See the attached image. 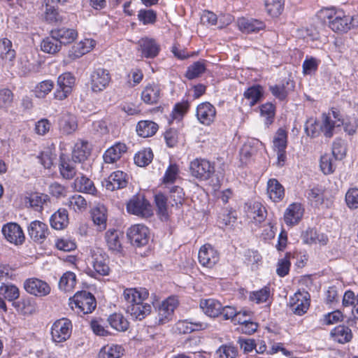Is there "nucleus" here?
<instances>
[{"label":"nucleus","mask_w":358,"mask_h":358,"mask_svg":"<svg viewBox=\"0 0 358 358\" xmlns=\"http://www.w3.org/2000/svg\"><path fill=\"white\" fill-rule=\"evenodd\" d=\"M148 294V291L145 288H129L124 291L123 297L128 303L127 313L133 320L141 321L151 313V305L143 303Z\"/></svg>","instance_id":"f257e3e1"},{"label":"nucleus","mask_w":358,"mask_h":358,"mask_svg":"<svg viewBox=\"0 0 358 358\" xmlns=\"http://www.w3.org/2000/svg\"><path fill=\"white\" fill-rule=\"evenodd\" d=\"M72 308L78 309L79 313L88 314L92 313L96 306L94 296L89 292H76L70 302Z\"/></svg>","instance_id":"f03ea898"},{"label":"nucleus","mask_w":358,"mask_h":358,"mask_svg":"<svg viewBox=\"0 0 358 358\" xmlns=\"http://www.w3.org/2000/svg\"><path fill=\"white\" fill-rule=\"evenodd\" d=\"M72 329L70 320L63 317L56 320L50 329L52 341L55 343L65 342L71 337Z\"/></svg>","instance_id":"7ed1b4c3"},{"label":"nucleus","mask_w":358,"mask_h":358,"mask_svg":"<svg viewBox=\"0 0 358 358\" xmlns=\"http://www.w3.org/2000/svg\"><path fill=\"white\" fill-rule=\"evenodd\" d=\"M127 212L141 217H149L152 215V209L150 202L143 195L137 194L127 203Z\"/></svg>","instance_id":"20e7f679"},{"label":"nucleus","mask_w":358,"mask_h":358,"mask_svg":"<svg viewBox=\"0 0 358 358\" xmlns=\"http://www.w3.org/2000/svg\"><path fill=\"white\" fill-rule=\"evenodd\" d=\"M214 171V166L208 160L204 159L197 158L190 162V174L199 180H208Z\"/></svg>","instance_id":"39448f33"},{"label":"nucleus","mask_w":358,"mask_h":358,"mask_svg":"<svg viewBox=\"0 0 358 358\" xmlns=\"http://www.w3.org/2000/svg\"><path fill=\"white\" fill-rule=\"evenodd\" d=\"M178 305V300L176 296H170L163 301L157 308V317L155 324L162 325L171 320L174 310Z\"/></svg>","instance_id":"423d86ee"},{"label":"nucleus","mask_w":358,"mask_h":358,"mask_svg":"<svg viewBox=\"0 0 358 358\" xmlns=\"http://www.w3.org/2000/svg\"><path fill=\"white\" fill-rule=\"evenodd\" d=\"M110 80L109 71L105 69L98 68L94 69L90 75V88L94 92H101L108 86Z\"/></svg>","instance_id":"0eeeda50"},{"label":"nucleus","mask_w":358,"mask_h":358,"mask_svg":"<svg viewBox=\"0 0 358 358\" xmlns=\"http://www.w3.org/2000/svg\"><path fill=\"white\" fill-rule=\"evenodd\" d=\"M75 81V77L69 72L60 75L57 78V87L54 93L55 98L58 100L67 98L72 92Z\"/></svg>","instance_id":"6e6552de"},{"label":"nucleus","mask_w":358,"mask_h":358,"mask_svg":"<svg viewBox=\"0 0 358 358\" xmlns=\"http://www.w3.org/2000/svg\"><path fill=\"white\" fill-rule=\"evenodd\" d=\"M127 234L131 244L137 247L145 245L150 239L148 228L141 224L131 226L129 228Z\"/></svg>","instance_id":"1a4fd4ad"},{"label":"nucleus","mask_w":358,"mask_h":358,"mask_svg":"<svg viewBox=\"0 0 358 358\" xmlns=\"http://www.w3.org/2000/svg\"><path fill=\"white\" fill-rule=\"evenodd\" d=\"M198 258L199 263L206 268H213L220 260V254L211 245L201 247Z\"/></svg>","instance_id":"9d476101"},{"label":"nucleus","mask_w":358,"mask_h":358,"mask_svg":"<svg viewBox=\"0 0 358 358\" xmlns=\"http://www.w3.org/2000/svg\"><path fill=\"white\" fill-rule=\"evenodd\" d=\"M24 288L29 294L40 297L48 295L51 291L50 285L45 281L36 278L26 280Z\"/></svg>","instance_id":"9b49d317"},{"label":"nucleus","mask_w":358,"mask_h":358,"mask_svg":"<svg viewBox=\"0 0 358 358\" xmlns=\"http://www.w3.org/2000/svg\"><path fill=\"white\" fill-rule=\"evenodd\" d=\"M128 182V175L122 171H116L105 179L102 182V185L106 189L113 192L126 187Z\"/></svg>","instance_id":"f8f14e48"},{"label":"nucleus","mask_w":358,"mask_h":358,"mask_svg":"<svg viewBox=\"0 0 358 358\" xmlns=\"http://www.w3.org/2000/svg\"><path fill=\"white\" fill-rule=\"evenodd\" d=\"M2 233L5 238L15 245H20L24 241V232L19 224L9 222L2 227Z\"/></svg>","instance_id":"ddd939ff"},{"label":"nucleus","mask_w":358,"mask_h":358,"mask_svg":"<svg viewBox=\"0 0 358 358\" xmlns=\"http://www.w3.org/2000/svg\"><path fill=\"white\" fill-rule=\"evenodd\" d=\"M92 264L94 272L100 275H108L110 272L107 255L100 249L92 252Z\"/></svg>","instance_id":"4468645a"},{"label":"nucleus","mask_w":358,"mask_h":358,"mask_svg":"<svg viewBox=\"0 0 358 358\" xmlns=\"http://www.w3.org/2000/svg\"><path fill=\"white\" fill-rule=\"evenodd\" d=\"M291 310L297 315L306 313L309 308V294L308 292H298L290 298Z\"/></svg>","instance_id":"2eb2a0df"},{"label":"nucleus","mask_w":358,"mask_h":358,"mask_svg":"<svg viewBox=\"0 0 358 358\" xmlns=\"http://www.w3.org/2000/svg\"><path fill=\"white\" fill-rule=\"evenodd\" d=\"M196 115L200 123L208 126L215 119L216 109L209 102H203L198 105Z\"/></svg>","instance_id":"dca6fc26"},{"label":"nucleus","mask_w":358,"mask_h":358,"mask_svg":"<svg viewBox=\"0 0 358 358\" xmlns=\"http://www.w3.org/2000/svg\"><path fill=\"white\" fill-rule=\"evenodd\" d=\"M27 231L30 238L39 243H43L49 234L48 225L38 220L31 222L27 227Z\"/></svg>","instance_id":"f3484780"},{"label":"nucleus","mask_w":358,"mask_h":358,"mask_svg":"<svg viewBox=\"0 0 358 358\" xmlns=\"http://www.w3.org/2000/svg\"><path fill=\"white\" fill-rule=\"evenodd\" d=\"M138 50L147 58L157 57L160 50L159 45L153 38L145 37L138 41Z\"/></svg>","instance_id":"a211bd4d"},{"label":"nucleus","mask_w":358,"mask_h":358,"mask_svg":"<svg viewBox=\"0 0 358 358\" xmlns=\"http://www.w3.org/2000/svg\"><path fill=\"white\" fill-rule=\"evenodd\" d=\"M161 88L155 83L148 84L141 92V100L146 104H157L161 98Z\"/></svg>","instance_id":"6ab92c4d"},{"label":"nucleus","mask_w":358,"mask_h":358,"mask_svg":"<svg viewBox=\"0 0 358 358\" xmlns=\"http://www.w3.org/2000/svg\"><path fill=\"white\" fill-rule=\"evenodd\" d=\"M330 19L329 24V27L336 32H347L350 30L348 26V15L340 10L334 13V16L331 15H328Z\"/></svg>","instance_id":"aec40b11"},{"label":"nucleus","mask_w":358,"mask_h":358,"mask_svg":"<svg viewBox=\"0 0 358 358\" xmlns=\"http://www.w3.org/2000/svg\"><path fill=\"white\" fill-rule=\"evenodd\" d=\"M78 128L76 117L68 112L62 113L59 118V129L63 134H71Z\"/></svg>","instance_id":"412c9836"},{"label":"nucleus","mask_w":358,"mask_h":358,"mask_svg":"<svg viewBox=\"0 0 358 358\" xmlns=\"http://www.w3.org/2000/svg\"><path fill=\"white\" fill-rule=\"evenodd\" d=\"M304 209L301 203H293L286 209L284 214V220L286 224L293 226L297 224L303 215Z\"/></svg>","instance_id":"4be33fe9"},{"label":"nucleus","mask_w":358,"mask_h":358,"mask_svg":"<svg viewBox=\"0 0 358 358\" xmlns=\"http://www.w3.org/2000/svg\"><path fill=\"white\" fill-rule=\"evenodd\" d=\"M237 24L239 29L245 33L257 32L265 28L264 22L253 18H239Z\"/></svg>","instance_id":"5701e85b"},{"label":"nucleus","mask_w":358,"mask_h":358,"mask_svg":"<svg viewBox=\"0 0 358 358\" xmlns=\"http://www.w3.org/2000/svg\"><path fill=\"white\" fill-rule=\"evenodd\" d=\"M127 152V145L122 143H117L106 150L103 160L107 164H112L120 159Z\"/></svg>","instance_id":"b1692460"},{"label":"nucleus","mask_w":358,"mask_h":358,"mask_svg":"<svg viewBox=\"0 0 358 358\" xmlns=\"http://www.w3.org/2000/svg\"><path fill=\"white\" fill-rule=\"evenodd\" d=\"M51 34H53L59 41L61 45L71 43L78 36V32L76 29L66 27L52 30Z\"/></svg>","instance_id":"393cba45"},{"label":"nucleus","mask_w":358,"mask_h":358,"mask_svg":"<svg viewBox=\"0 0 358 358\" xmlns=\"http://www.w3.org/2000/svg\"><path fill=\"white\" fill-rule=\"evenodd\" d=\"M199 305L203 313L211 317L219 316L222 308V304L214 299H201Z\"/></svg>","instance_id":"a878e982"},{"label":"nucleus","mask_w":358,"mask_h":358,"mask_svg":"<svg viewBox=\"0 0 358 358\" xmlns=\"http://www.w3.org/2000/svg\"><path fill=\"white\" fill-rule=\"evenodd\" d=\"M12 305L17 312L24 315H31L36 310V303L28 296H23L20 299L16 300Z\"/></svg>","instance_id":"bb28decb"},{"label":"nucleus","mask_w":358,"mask_h":358,"mask_svg":"<svg viewBox=\"0 0 358 358\" xmlns=\"http://www.w3.org/2000/svg\"><path fill=\"white\" fill-rule=\"evenodd\" d=\"M76 161L66 159L60 157L59 172L62 176L66 179H73L77 173Z\"/></svg>","instance_id":"cd10ccee"},{"label":"nucleus","mask_w":358,"mask_h":358,"mask_svg":"<svg viewBox=\"0 0 358 358\" xmlns=\"http://www.w3.org/2000/svg\"><path fill=\"white\" fill-rule=\"evenodd\" d=\"M267 194L272 201L278 202L284 196V187L276 179H270L267 183Z\"/></svg>","instance_id":"c85d7f7f"},{"label":"nucleus","mask_w":358,"mask_h":358,"mask_svg":"<svg viewBox=\"0 0 358 358\" xmlns=\"http://www.w3.org/2000/svg\"><path fill=\"white\" fill-rule=\"evenodd\" d=\"M264 95V89L261 85H256L248 88L244 94V98L250 106H253L260 101Z\"/></svg>","instance_id":"c756f323"},{"label":"nucleus","mask_w":358,"mask_h":358,"mask_svg":"<svg viewBox=\"0 0 358 358\" xmlns=\"http://www.w3.org/2000/svg\"><path fill=\"white\" fill-rule=\"evenodd\" d=\"M158 130V125L150 120L139 121L136 126V132L141 137L152 136Z\"/></svg>","instance_id":"7c9ffc66"},{"label":"nucleus","mask_w":358,"mask_h":358,"mask_svg":"<svg viewBox=\"0 0 358 358\" xmlns=\"http://www.w3.org/2000/svg\"><path fill=\"white\" fill-rule=\"evenodd\" d=\"M74 187L76 191L94 195L96 193V189L94 182L82 175L78 177L74 181Z\"/></svg>","instance_id":"2f4dec72"},{"label":"nucleus","mask_w":358,"mask_h":358,"mask_svg":"<svg viewBox=\"0 0 358 358\" xmlns=\"http://www.w3.org/2000/svg\"><path fill=\"white\" fill-rule=\"evenodd\" d=\"M90 150L87 141H78L74 145L72 152V159L80 163L85 160L90 155Z\"/></svg>","instance_id":"473e14b6"},{"label":"nucleus","mask_w":358,"mask_h":358,"mask_svg":"<svg viewBox=\"0 0 358 358\" xmlns=\"http://www.w3.org/2000/svg\"><path fill=\"white\" fill-rule=\"evenodd\" d=\"M96 45V41L91 38H85L72 47V54L74 58H79L90 52Z\"/></svg>","instance_id":"72a5a7b5"},{"label":"nucleus","mask_w":358,"mask_h":358,"mask_svg":"<svg viewBox=\"0 0 358 358\" xmlns=\"http://www.w3.org/2000/svg\"><path fill=\"white\" fill-rule=\"evenodd\" d=\"M247 215L250 219L254 220L256 222H262L266 217V210L259 202H254L248 207Z\"/></svg>","instance_id":"f704fd0d"},{"label":"nucleus","mask_w":358,"mask_h":358,"mask_svg":"<svg viewBox=\"0 0 358 358\" xmlns=\"http://www.w3.org/2000/svg\"><path fill=\"white\" fill-rule=\"evenodd\" d=\"M106 211L104 206H98L92 211L93 222L97 226L99 231H103L106 228Z\"/></svg>","instance_id":"c9c22d12"},{"label":"nucleus","mask_w":358,"mask_h":358,"mask_svg":"<svg viewBox=\"0 0 358 358\" xmlns=\"http://www.w3.org/2000/svg\"><path fill=\"white\" fill-rule=\"evenodd\" d=\"M69 223L68 213L66 209H59L50 217V224L55 229H62Z\"/></svg>","instance_id":"e433bc0d"},{"label":"nucleus","mask_w":358,"mask_h":358,"mask_svg":"<svg viewBox=\"0 0 358 358\" xmlns=\"http://www.w3.org/2000/svg\"><path fill=\"white\" fill-rule=\"evenodd\" d=\"M69 209L75 212H84L87 208V202L85 199L79 194H75L68 198L64 203Z\"/></svg>","instance_id":"4c0bfd02"},{"label":"nucleus","mask_w":358,"mask_h":358,"mask_svg":"<svg viewBox=\"0 0 358 358\" xmlns=\"http://www.w3.org/2000/svg\"><path fill=\"white\" fill-rule=\"evenodd\" d=\"M0 294L3 296L4 299L11 301L13 303L18 299L20 296V290L15 285L2 282L0 286Z\"/></svg>","instance_id":"58836bf2"},{"label":"nucleus","mask_w":358,"mask_h":358,"mask_svg":"<svg viewBox=\"0 0 358 358\" xmlns=\"http://www.w3.org/2000/svg\"><path fill=\"white\" fill-rule=\"evenodd\" d=\"M122 234L115 229H109L106 231L105 238L108 248L110 250L120 252L122 249V244L120 237Z\"/></svg>","instance_id":"ea45409f"},{"label":"nucleus","mask_w":358,"mask_h":358,"mask_svg":"<svg viewBox=\"0 0 358 358\" xmlns=\"http://www.w3.org/2000/svg\"><path fill=\"white\" fill-rule=\"evenodd\" d=\"M293 88L292 82L287 81L286 86L285 84L271 85L269 90L276 99L283 101L287 98L289 92L292 91Z\"/></svg>","instance_id":"a19ab883"},{"label":"nucleus","mask_w":358,"mask_h":358,"mask_svg":"<svg viewBox=\"0 0 358 358\" xmlns=\"http://www.w3.org/2000/svg\"><path fill=\"white\" fill-rule=\"evenodd\" d=\"M76 284V275L71 271L64 273L60 278L59 288L65 292H71Z\"/></svg>","instance_id":"79ce46f5"},{"label":"nucleus","mask_w":358,"mask_h":358,"mask_svg":"<svg viewBox=\"0 0 358 358\" xmlns=\"http://www.w3.org/2000/svg\"><path fill=\"white\" fill-rule=\"evenodd\" d=\"M61 47L62 45L59 41L51 34L50 36L44 38L41 44V50L49 54H55L59 52Z\"/></svg>","instance_id":"37998d69"},{"label":"nucleus","mask_w":358,"mask_h":358,"mask_svg":"<svg viewBox=\"0 0 358 358\" xmlns=\"http://www.w3.org/2000/svg\"><path fill=\"white\" fill-rule=\"evenodd\" d=\"M124 349L118 345H107L99 352V358H120L123 355Z\"/></svg>","instance_id":"c03bdc74"},{"label":"nucleus","mask_w":358,"mask_h":358,"mask_svg":"<svg viewBox=\"0 0 358 358\" xmlns=\"http://www.w3.org/2000/svg\"><path fill=\"white\" fill-rule=\"evenodd\" d=\"M108 321L112 328L118 331H125L129 328V322L120 313H114L109 316Z\"/></svg>","instance_id":"a18cd8bd"},{"label":"nucleus","mask_w":358,"mask_h":358,"mask_svg":"<svg viewBox=\"0 0 358 358\" xmlns=\"http://www.w3.org/2000/svg\"><path fill=\"white\" fill-rule=\"evenodd\" d=\"M205 60H199L194 62L192 65L188 66L185 73V77L189 80H193L199 77L206 70Z\"/></svg>","instance_id":"49530a36"},{"label":"nucleus","mask_w":358,"mask_h":358,"mask_svg":"<svg viewBox=\"0 0 358 358\" xmlns=\"http://www.w3.org/2000/svg\"><path fill=\"white\" fill-rule=\"evenodd\" d=\"M259 141L256 140L248 141L245 143L240 150L241 160L245 163L254 156L257 151V145Z\"/></svg>","instance_id":"de8ad7c7"},{"label":"nucleus","mask_w":358,"mask_h":358,"mask_svg":"<svg viewBox=\"0 0 358 358\" xmlns=\"http://www.w3.org/2000/svg\"><path fill=\"white\" fill-rule=\"evenodd\" d=\"M155 201L157 207V213L162 220H167L169 217V204L167 197L162 193L156 194Z\"/></svg>","instance_id":"09e8293b"},{"label":"nucleus","mask_w":358,"mask_h":358,"mask_svg":"<svg viewBox=\"0 0 358 358\" xmlns=\"http://www.w3.org/2000/svg\"><path fill=\"white\" fill-rule=\"evenodd\" d=\"M331 335L335 341L341 343L348 342L352 338L351 330L348 327L341 325L335 327L331 331Z\"/></svg>","instance_id":"8fccbe9b"},{"label":"nucleus","mask_w":358,"mask_h":358,"mask_svg":"<svg viewBox=\"0 0 358 358\" xmlns=\"http://www.w3.org/2000/svg\"><path fill=\"white\" fill-rule=\"evenodd\" d=\"M0 57L5 61L11 62L15 57V51L12 48V42L8 38L0 41Z\"/></svg>","instance_id":"3c124183"},{"label":"nucleus","mask_w":358,"mask_h":358,"mask_svg":"<svg viewBox=\"0 0 358 358\" xmlns=\"http://www.w3.org/2000/svg\"><path fill=\"white\" fill-rule=\"evenodd\" d=\"M322 122L320 125V130L327 138H331L334 135V130L337 127V122L331 119L330 114L323 113L322 115Z\"/></svg>","instance_id":"603ef678"},{"label":"nucleus","mask_w":358,"mask_h":358,"mask_svg":"<svg viewBox=\"0 0 358 358\" xmlns=\"http://www.w3.org/2000/svg\"><path fill=\"white\" fill-rule=\"evenodd\" d=\"M45 19L50 23L62 22V19L57 10L52 5V0H45Z\"/></svg>","instance_id":"864d4df0"},{"label":"nucleus","mask_w":358,"mask_h":358,"mask_svg":"<svg viewBox=\"0 0 358 358\" xmlns=\"http://www.w3.org/2000/svg\"><path fill=\"white\" fill-rule=\"evenodd\" d=\"M153 159V153L150 148H145L138 152L134 156L135 164L141 167L148 165Z\"/></svg>","instance_id":"5fc2aeb1"},{"label":"nucleus","mask_w":358,"mask_h":358,"mask_svg":"<svg viewBox=\"0 0 358 358\" xmlns=\"http://www.w3.org/2000/svg\"><path fill=\"white\" fill-rule=\"evenodd\" d=\"M285 0H265L266 12L272 17L281 14L284 8Z\"/></svg>","instance_id":"6e6d98bb"},{"label":"nucleus","mask_w":358,"mask_h":358,"mask_svg":"<svg viewBox=\"0 0 358 358\" xmlns=\"http://www.w3.org/2000/svg\"><path fill=\"white\" fill-rule=\"evenodd\" d=\"M170 199L172 206L179 208L182 206L185 201V193L182 188L179 186H174L170 189Z\"/></svg>","instance_id":"4d7b16f0"},{"label":"nucleus","mask_w":358,"mask_h":358,"mask_svg":"<svg viewBox=\"0 0 358 358\" xmlns=\"http://www.w3.org/2000/svg\"><path fill=\"white\" fill-rule=\"evenodd\" d=\"M54 87V83L51 80H43L35 87L34 94L38 98H44Z\"/></svg>","instance_id":"13d9d810"},{"label":"nucleus","mask_w":358,"mask_h":358,"mask_svg":"<svg viewBox=\"0 0 358 358\" xmlns=\"http://www.w3.org/2000/svg\"><path fill=\"white\" fill-rule=\"evenodd\" d=\"M49 202V196L47 194L36 193L31 195L29 203L31 207L36 210H41L44 206Z\"/></svg>","instance_id":"bf43d9fd"},{"label":"nucleus","mask_w":358,"mask_h":358,"mask_svg":"<svg viewBox=\"0 0 358 358\" xmlns=\"http://www.w3.org/2000/svg\"><path fill=\"white\" fill-rule=\"evenodd\" d=\"M273 147L275 150H285L287 144V133L283 129H279L273 138Z\"/></svg>","instance_id":"052dcab7"},{"label":"nucleus","mask_w":358,"mask_h":358,"mask_svg":"<svg viewBox=\"0 0 358 358\" xmlns=\"http://www.w3.org/2000/svg\"><path fill=\"white\" fill-rule=\"evenodd\" d=\"M179 178V168L176 164H171L167 168L163 177L164 184L174 183Z\"/></svg>","instance_id":"680f3d73"},{"label":"nucleus","mask_w":358,"mask_h":358,"mask_svg":"<svg viewBox=\"0 0 358 358\" xmlns=\"http://www.w3.org/2000/svg\"><path fill=\"white\" fill-rule=\"evenodd\" d=\"M347 148L345 141L337 138L332 146V154L336 159L341 160L346 155Z\"/></svg>","instance_id":"e2e57ef3"},{"label":"nucleus","mask_w":358,"mask_h":358,"mask_svg":"<svg viewBox=\"0 0 358 358\" xmlns=\"http://www.w3.org/2000/svg\"><path fill=\"white\" fill-rule=\"evenodd\" d=\"M271 292L268 287L251 292L250 294V300L255 301L256 303H262L266 302L270 297Z\"/></svg>","instance_id":"0e129e2a"},{"label":"nucleus","mask_w":358,"mask_h":358,"mask_svg":"<svg viewBox=\"0 0 358 358\" xmlns=\"http://www.w3.org/2000/svg\"><path fill=\"white\" fill-rule=\"evenodd\" d=\"M138 19L143 24H154L157 20V13L153 10L141 9L138 13Z\"/></svg>","instance_id":"69168bd1"},{"label":"nucleus","mask_w":358,"mask_h":358,"mask_svg":"<svg viewBox=\"0 0 358 358\" xmlns=\"http://www.w3.org/2000/svg\"><path fill=\"white\" fill-rule=\"evenodd\" d=\"M261 116L265 118V124L272 123L275 116V106L271 103H266L260 106Z\"/></svg>","instance_id":"338daca9"},{"label":"nucleus","mask_w":358,"mask_h":358,"mask_svg":"<svg viewBox=\"0 0 358 358\" xmlns=\"http://www.w3.org/2000/svg\"><path fill=\"white\" fill-rule=\"evenodd\" d=\"M237 353L235 347L227 345L220 346L216 351V354L220 358H236Z\"/></svg>","instance_id":"774afa93"}]
</instances>
